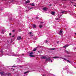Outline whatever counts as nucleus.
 I'll list each match as a JSON object with an SVG mask.
<instances>
[{
  "instance_id": "nucleus-41",
  "label": "nucleus",
  "mask_w": 76,
  "mask_h": 76,
  "mask_svg": "<svg viewBox=\"0 0 76 76\" xmlns=\"http://www.w3.org/2000/svg\"><path fill=\"white\" fill-rule=\"evenodd\" d=\"M51 62H53V61L52 60L51 61Z\"/></svg>"
},
{
  "instance_id": "nucleus-33",
  "label": "nucleus",
  "mask_w": 76,
  "mask_h": 76,
  "mask_svg": "<svg viewBox=\"0 0 76 76\" xmlns=\"http://www.w3.org/2000/svg\"><path fill=\"white\" fill-rule=\"evenodd\" d=\"M40 23H44L42 22H41Z\"/></svg>"
},
{
  "instance_id": "nucleus-42",
  "label": "nucleus",
  "mask_w": 76,
  "mask_h": 76,
  "mask_svg": "<svg viewBox=\"0 0 76 76\" xmlns=\"http://www.w3.org/2000/svg\"><path fill=\"white\" fill-rule=\"evenodd\" d=\"M60 17H61V16H62V15H60Z\"/></svg>"
},
{
  "instance_id": "nucleus-39",
  "label": "nucleus",
  "mask_w": 76,
  "mask_h": 76,
  "mask_svg": "<svg viewBox=\"0 0 76 76\" xmlns=\"http://www.w3.org/2000/svg\"><path fill=\"white\" fill-rule=\"evenodd\" d=\"M74 48V50H76V48Z\"/></svg>"
},
{
  "instance_id": "nucleus-3",
  "label": "nucleus",
  "mask_w": 76,
  "mask_h": 76,
  "mask_svg": "<svg viewBox=\"0 0 76 76\" xmlns=\"http://www.w3.org/2000/svg\"><path fill=\"white\" fill-rule=\"evenodd\" d=\"M32 54H33V52H31L29 53V56H30V57H34V56L32 55Z\"/></svg>"
},
{
  "instance_id": "nucleus-1",
  "label": "nucleus",
  "mask_w": 76,
  "mask_h": 76,
  "mask_svg": "<svg viewBox=\"0 0 76 76\" xmlns=\"http://www.w3.org/2000/svg\"><path fill=\"white\" fill-rule=\"evenodd\" d=\"M41 58L42 59H46V61H50V60H51V58L49 57L48 58H47L46 56H42L41 57Z\"/></svg>"
},
{
  "instance_id": "nucleus-47",
  "label": "nucleus",
  "mask_w": 76,
  "mask_h": 76,
  "mask_svg": "<svg viewBox=\"0 0 76 76\" xmlns=\"http://www.w3.org/2000/svg\"><path fill=\"white\" fill-rule=\"evenodd\" d=\"M23 55H24L23 54H22V55H23Z\"/></svg>"
},
{
  "instance_id": "nucleus-14",
  "label": "nucleus",
  "mask_w": 76,
  "mask_h": 76,
  "mask_svg": "<svg viewBox=\"0 0 76 76\" xmlns=\"http://www.w3.org/2000/svg\"><path fill=\"white\" fill-rule=\"evenodd\" d=\"M65 53H67V54H69V52L66 50H65Z\"/></svg>"
},
{
  "instance_id": "nucleus-44",
  "label": "nucleus",
  "mask_w": 76,
  "mask_h": 76,
  "mask_svg": "<svg viewBox=\"0 0 76 76\" xmlns=\"http://www.w3.org/2000/svg\"><path fill=\"white\" fill-rule=\"evenodd\" d=\"M1 56H3V54H1Z\"/></svg>"
},
{
  "instance_id": "nucleus-16",
  "label": "nucleus",
  "mask_w": 76,
  "mask_h": 76,
  "mask_svg": "<svg viewBox=\"0 0 76 76\" xmlns=\"http://www.w3.org/2000/svg\"><path fill=\"white\" fill-rule=\"evenodd\" d=\"M31 6H35V4L34 3H32L31 4Z\"/></svg>"
},
{
  "instance_id": "nucleus-38",
  "label": "nucleus",
  "mask_w": 76,
  "mask_h": 76,
  "mask_svg": "<svg viewBox=\"0 0 76 76\" xmlns=\"http://www.w3.org/2000/svg\"><path fill=\"white\" fill-rule=\"evenodd\" d=\"M67 72H69V70L68 69V70H67Z\"/></svg>"
},
{
  "instance_id": "nucleus-9",
  "label": "nucleus",
  "mask_w": 76,
  "mask_h": 76,
  "mask_svg": "<svg viewBox=\"0 0 76 76\" xmlns=\"http://www.w3.org/2000/svg\"><path fill=\"white\" fill-rule=\"evenodd\" d=\"M43 10H44V11H46L47 10V8L46 7H45L44 8H43L42 9Z\"/></svg>"
},
{
  "instance_id": "nucleus-36",
  "label": "nucleus",
  "mask_w": 76,
  "mask_h": 76,
  "mask_svg": "<svg viewBox=\"0 0 76 76\" xmlns=\"http://www.w3.org/2000/svg\"><path fill=\"white\" fill-rule=\"evenodd\" d=\"M73 6H75V7H76V5H73Z\"/></svg>"
},
{
  "instance_id": "nucleus-51",
  "label": "nucleus",
  "mask_w": 76,
  "mask_h": 76,
  "mask_svg": "<svg viewBox=\"0 0 76 76\" xmlns=\"http://www.w3.org/2000/svg\"><path fill=\"white\" fill-rule=\"evenodd\" d=\"M29 9V7H28Z\"/></svg>"
},
{
  "instance_id": "nucleus-49",
  "label": "nucleus",
  "mask_w": 76,
  "mask_h": 76,
  "mask_svg": "<svg viewBox=\"0 0 76 76\" xmlns=\"http://www.w3.org/2000/svg\"><path fill=\"white\" fill-rule=\"evenodd\" d=\"M50 6H51V5H50Z\"/></svg>"
},
{
  "instance_id": "nucleus-10",
  "label": "nucleus",
  "mask_w": 76,
  "mask_h": 76,
  "mask_svg": "<svg viewBox=\"0 0 76 76\" xmlns=\"http://www.w3.org/2000/svg\"><path fill=\"white\" fill-rule=\"evenodd\" d=\"M11 56H18V55H17V54H15L14 53H13L12 54Z\"/></svg>"
},
{
  "instance_id": "nucleus-28",
  "label": "nucleus",
  "mask_w": 76,
  "mask_h": 76,
  "mask_svg": "<svg viewBox=\"0 0 76 76\" xmlns=\"http://www.w3.org/2000/svg\"><path fill=\"white\" fill-rule=\"evenodd\" d=\"M59 18H58L56 19V20H59Z\"/></svg>"
},
{
  "instance_id": "nucleus-20",
  "label": "nucleus",
  "mask_w": 76,
  "mask_h": 76,
  "mask_svg": "<svg viewBox=\"0 0 76 76\" xmlns=\"http://www.w3.org/2000/svg\"><path fill=\"white\" fill-rule=\"evenodd\" d=\"M45 43H47L48 42V41L47 40H45Z\"/></svg>"
},
{
  "instance_id": "nucleus-35",
  "label": "nucleus",
  "mask_w": 76,
  "mask_h": 76,
  "mask_svg": "<svg viewBox=\"0 0 76 76\" xmlns=\"http://www.w3.org/2000/svg\"><path fill=\"white\" fill-rule=\"evenodd\" d=\"M73 1H76V0H73Z\"/></svg>"
},
{
  "instance_id": "nucleus-18",
  "label": "nucleus",
  "mask_w": 76,
  "mask_h": 76,
  "mask_svg": "<svg viewBox=\"0 0 76 76\" xmlns=\"http://www.w3.org/2000/svg\"><path fill=\"white\" fill-rule=\"evenodd\" d=\"M8 76H11V74H10V73H9L8 74Z\"/></svg>"
},
{
  "instance_id": "nucleus-21",
  "label": "nucleus",
  "mask_w": 76,
  "mask_h": 76,
  "mask_svg": "<svg viewBox=\"0 0 76 76\" xmlns=\"http://www.w3.org/2000/svg\"><path fill=\"white\" fill-rule=\"evenodd\" d=\"M64 12H65V11H62L61 12V13H64Z\"/></svg>"
},
{
  "instance_id": "nucleus-46",
  "label": "nucleus",
  "mask_w": 76,
  "mask_h": 76,
  "mask_svg": "<svg viewBox=\"0 0 76 76\" xmlns=\"http://www.w3.org/2000/svg\"><path fill=\"white\" fill-rule=\"evenodd\" d=\"M13 70H15V69H13Z\"/></svg>"
},
{
  "instance_id": "nucleus-8",
  "label": "nucleus",
  "mask_w": 76,
  "mask_h": 76,
  "mask_svg": "<svg viewBox=\"0 0 76 76\" xmlns=\"http://www.w3.org/2000/svg\"><path fill=\"white\" fill-rule=\"evenodd\" d=\"M29 71H28L27 72H24L23 74H26L29 73Z\"/></svg>"
},
{
  "instance_id": "nucleus-34",
  "label": "nucleus",
  "mask_w": 76,
  "mask_h": 76,
  "mask_svg": "<svg viewBox=\"0 0 76 76\" xmlns=\"http://www.w3.org/2000/svg\"><path fill=\"white\" fill-rule=\"evenodd\" d=\"M12 67H16V66H12Z\"/></svg>"
},
{
  "instance_id": "nucleus-23",
  "label": "nucleus",
  "mask_w": 76,
  "mask_h": 76,
  "mask_svg": "<svg viewBox=\"0 0 76 76\" xmlns=\"http://www.w3.org/2000/svg\"><path fill=\"white\" fill-rule=\"evenodd\" d=\"M67 61H68V62H69L70 63H71V62H70V61H69L68 60H67Z\"/></svg>"
},
{
  "instance_id": "nucleus-32",
  "label": "nucleus",
  "mask_w": 76,
  "mask_h": 76,
  "mask_svg": "<svg viewBox=\"0 0 76 76\" xmlns=\"http://www.w3.org/2000/svg\"><path fill=\"white\" fill-rule=\"evenodd\" d=\"M12 35V34L11 33L10 34V35Z\"/></svg>"
},
{
  "instance_id": "nucleus-45",
  "label": "nucleus",
  "mask_w": 76,
  "mask_h": 76,
  "mask_svg": "<svg viewBox=\"0 0 76 76\" xmlns=\"http://www.w3.org/2000/svg\"><path fill=\"white\" fill-rule=\"evenodd\" d=\"M67 67H68V66H67Z\"/></svg>"
},
{
  "instance_id": "nucleus-22",
  "label": "nucleus",
  "mask_w": 76,
  "mask_h": 76,
  "mask_svg": "<svg viewBox=\"0 0 76 76\" xmlns=\"http://www.w3.org/2000/svg\"><path fill=\"white\" fill-rule=\"evenodd\" d=\"M0 52H1V53H3V51L2 50H0Z\"/></svg>"
},
{
  "instance_id": "nucleus-30",
  "label": "nucleus",
  "mask_w": 76,
  "mask_h": 76,
  "mask_svg": "<svg viewBox=\"0 0 76 76\" xmlns=\"http://www.w3.org/2000/svg\"><path fill=\"white\" fill-rule=\"evenodd\" d=\"M70 3H73V2H72V1H70Z\"/></svg>"
},
{
  "instance_id": "nucleus-7",
  "label": "nucleus",
  "mask_w": 76,
  "mask_h": 76,
  "mask_svg": "<svg viewBox=\"0 0 76 76\" xmlns=\"http://www.w3.org/2000/svg\"><path fill=\"white\" fill-rule=\"evenodd\" d=\"M30 2V1L29 0H28L27 1H26L25 4H27V3H29Z\"/></svg>"
},
{
  "instance_id": "nucleus-50",
  "label": "nucleus",
  "mask_w": 76,
  "mask_h": 76,
  "mask_svg": "<svg viewBox=\"0 0 76 76\" xmlns=\"http://www.w3.org/2000/svg\"><path fill=\"white\" fill-rule=\"evenodd\" d=\"M5 0V1H6V0Z\"/></svg>"
},
{
  "instance_id": "nucleus-2",
  "label": "nucleus",
  "mask_w": 76,
  "mask_h": 76,
  "mask_svg": "<svg viewBox=\"0 0 76 76\" xmlns=\"http://www.w3.org/2000/svg\"><path fill=\"white\" fill-rule=\"evenodd\" d=\"M52 58H61V59L64 60H66V61L67 60V59L61 57H59L58 56H55L52 57Z\"/></svg>"
},
{
  "instance_id": "nucleus-25",
  "label": "nucleus",
  "mask_w": 76,
  "mask_h": 76,
  "mask_svg": "<svg viewBox=\"0 0 76 76\" xmlns=\"http://www.w3.org/2000/svg\"><path fill=\"white\" fill-rule=\"evenodd\" d=\"M12 31L13 32H15V30H13Z\"/></svg>"
},
{
  "instance_id": "nucleus-29",
  "label": "nucleus",
  "mask_w": 76,
  "mask_h": 76,
  "mask_svg": "<svg viewBox=\"0 0 76 76\" xmlns=\"http://www.w3.org/2000/svg\"><path fill=\"white\" fill-rule=\"evenodd\" d=\"M30 36H31V37H32V36H33V35L32 34H31Z\"/></svg>"
},
{
  "instance_id": "nucleus-5",
  "label": "nucleus",
  "mask_w": 76,
  "mask_h": 76,
  "mask_svg": "<svg viewBox=\"0 0 76 76\" xmlns=\"http://www.w3.org/2000/svg\"><path fill=\"white\" fill-rule=\"evenodd\" d=\"M18 40H20V39H21V37L20 36H18L17 37Z\"/></svg>"
},
{
  "instance_id": "nucleus-43",
  "label": "nucleus",
  "mask_w": 76,
  "mask_h": 76,
  "mask_svg": "<svg viewBox=\"0 0 76 76\" xmlns=\"http://www.w3.org/2000/svg\"><path fill=\"white\" fill-rule=\"evenodd\" d=\"M15 37L14 35H13V36H12V37Z\"/></svg>"
},
{
  "instance_id": "nucleus-27",
  "label": "nucleus",
  "mask_w": 76,
  "mask_h": 76,
  "mask_svg": "<svg viewBox=\"0 0 76 76\" xmlns=\"http://www.w3.org/2000/svg\"><path fill=\"white\" fill-rule=\"evenodd\" d=\"M36 19H38V17H36Z\"/></svg>"
},
{
  "instance_id": "nucleus-12",
  "label": "nucleus",
  "mask_w": 76,
  "mask_h": 76,
  "mask_svg": "<svg viewBox=\"0 0 76 76\" xmlns=\"http://www.w3.org/2000/svg\"><path fill=\"white\" fill-rule=\"evenodd\" d=\"M51 14L52 15H54V14H55V12H51Z\"/></svg>"
},
{
  "instance_id": "nucleus-26",
  "label": "nucleus",
  "mask_w": 76,
  "mask_h": 76,
  "mask_svg": "<svg viewBox=\"0 0 76 76\" xmlns=\"http://www.w3.org/2000/svg\"><path fill=\"white\" fill-rule=\"evenodd\" d=\"M59 42V41H58L57 42V44H59V42Z\"/></svg>"
},
{
  "instance_id": "nucleus-31",
  "label": "nucleus",
  "mask_w": 76,
  "mask_h": 76,
  "mask_svg": "<svg viewBox=\"0 0 76 76\" xmlns=\"http://www.w3.org/2000/svg\"><path fill=\"white\" fill-rule=\"evenodd\" d=\"M33 9V7H32L30 8V9Z\"/></svg>"
},
{
  "instance_id": "nucleus-40",
  "label": "nucleus",
  "mask_w": 76,
  "mask_h": 76,
  "mask_svg": "<svg viewBox=\"0 0 76 76\" xmlns=\"http://www.w3.org/2000/svg\"><path fill=\"white\" fill-rule=\"evenodd\" d=\"M38 53H40V52H39V51L38 52Z\"/></svg>"
},
{
  "instance_id": "nucleus-37",
  "label": "nucleus",
  "mask_w": 76,
  "mask_h": 76,
  "mask_svg": "<svg viewBox=\"0 0 76 76\" xmlns=\"http://www.w3.org/2000/svg\"><path fill=\"white\" fill-rule=\"evenodd\" d=\"M43 76H45V75H43Z\"/></svg>"
},
{
  "instance_id": "nucleus-19",
  "label": "nucleus",
  "mask_w": 76,
  "mask_h": 76,
  "mask_svg": "<svg viewBox=\"0 0 76 76\" xmlns=\"http://www.w3.org/2000/svg\"><path fill=\"white\" fill-rule=\"evenodd\" d=\"M36 50H37V48L34 49L33 50V51H36Z\"/></svg>"
},
{
  "instance_id": "nucleus-24",
  "label": "nucleus",
  "mask_w": 76,
  "mask_h": 76,
  "mask_svg": "<svg viewBox=\"0 0 76 76\" xmlns=\"http://www.w3.org/2000/svg\"><path fill=\"white\" fill-rule=\"evenodd\" d=\"M28 34H32V33L31 32H29Z\"/></svg>"
},
{
  "instance_id": "nucleus-15",
  "label": "nucleus",
  "mask_w": 76,
  "mask_h": 76,
  "mask_svg": "<svg viewBox=\"0 0 76 76\" xmlns=\"http://www.w3.org/2000/svg\"><path fill=\"white\" fill-rule=\"evenodd\" d=\"M62 32H63V31L62 30H60L59 32V34H62Z\"/></svg>"
},
{
  "instance_id": "nucleus-17",
  "label": "nucleus",
  "mask_w": 76,
  "mask_h": 76,
  "mask_svg": "<svg viewBox=\"0 0 76 76\" xmlns=\"http://www.w3.org/2000/svg\"><path fill=\"white\" fill-rule=\"evenodd\" d=\"M42 27V25H40L39 26V27L40 28H41Z\"/></svg>"
},
{
  "instance_id": "nucleus-48",
  "label": "nucleus",
  "mask_w": 76,
  "mask_h": 76,
  "mask_svg": "<svg viewBox=\"0 0 76 76\" xmlns=\"http://www.w3.org/2000/svg\"><path fill=\"white\" fill-rule=\"evenodd\" d=\"M2 33V34H4V33Z\"/></svg>"
},
{
  "instance_id": "nucleus-6",
  "label": "nucleus",
  "mask_w": 76,
  "mask_h": 76,
  "mask_svg": "<svg viewBox=\"0 0 76 76\" xmlns=\"http://www.w3.org/2000/svg\"><path fill=\"white\" fill-rule=\"evenodd\" d=\"M49 50H56L55 48H50L49 49Z\"/></svg>"
},
{
  "instance_id": "nucleus-11",
  "label": "nucleus",
  "mask_w": 76,
  "mask_h": 76,
  "mask_svg": "<svg viewBox=\"0 0 76 76\" xmlns=\"http://www.w3.org/2000/svg\"><path fill=\"white\" fill-rule=\"evenodd\" d=\"M33 28H36V25L34 24L33 25Z\"/></svg>"
},
{
  "instance_id": "nucleus-4",
  "label": "nucleus",
  "mask_w": 76,
  "mask_h": 76,
  "mask_svg": "<svg viewBox=\"0 0 76 76\" xmlns=\"http://www.w3.org/2000/svg\"><path fill=\"white\" fill-rule=\"evenodd\" d=\"M6 74L4 72H0V75H1L2 76H6Z\"/></svg>"
},
{
  "instance_id": "nucleus-52",
  "label": "nucleus",
  "mask_w": 76,
  "mask_h": 76,
  "mask_svg": "<svg viewBox=\"0 0 76 76\" xmlns=\"http://www.w3.org/2000/svg\"><path fill=\"white\" fill-rule=\"evenodd\" d=\"M63 61H64V60H63Z\"/></svg>"
},
{
  "instance_id": "nucleus-13",
  "label": "nucleus",
  "mask_w": 76,
  "mask_h": 76,
  "mask_svg": "<svg viewBox=\"0 0 76 76\" xmlns=\"http://www.w3.org/2000/svg\"><path fill=\"white\" fill-rule=\"evenodd\" d=\"M69 46V45H66L64 46L63 47L64 48H66V47H68Z\"/></svg>"
}]
</instances>
